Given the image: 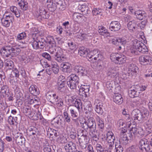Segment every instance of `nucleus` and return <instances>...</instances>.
Wrapping results in <instances>:
<instances>
[{
	"mask_svg": "<svg viewBox=\"0 0 152 152\" xmlns=\"http://www.w3.org/2000/svg\"><path fill=\"white\" fill-rule=\"evenodd\" d=\"M9 43L12 46L9 45L2 47L1 50V53L3 56L11 58L17 55L20 50L19 48L15 47L16 43L13 41H10Z\"/></svg>",
	"mask_w": 152,
	"mask_h": 152,
	"instance_id": "nucleus-1",
	"label": "nucleus"
},
{
	"mask_svg": "<svg viewBox=\"0 0 152 152\" xmlns=\"http://www.w3.org/2000/svg\"><path fill=\"white\" fill-rule=\"evenodd\" d=\"M146 46L142 42L137 41L136 44L133 45L130 49L131 52L135 55H139L140 53H145L148 52Z\"/></svg>",
	"mask_w": 152,
	"mask_h": 152,
	"instance_id": "nucleus-2",
	"label": "nucleus"
},
{
	"mask_svg": "<svg viewBox=\"0 0 152 152\" xmlns=\"http://www.w3.org/2000/svg\"><path fill=\"white\" fill-rule=\"evenodd\" d=\"M60 50L61 48L56 46L55 45L54 46L51 45L49 49V52L51 54L54 55L55 59L59 62H62L65 59L61 52L60 51Z\"/></svg>",
	"mask_w": 152,
	"mask_h": 152,
	"instance_id": "nucleus-3",
	"label": "nucleus"
},
{
	"mask_svg": "<svg viewBox=\"0 0 152 152\" xmlns=\"http://www.w3.org/2000/svg\"><path fill=\"white\" fill-rule=\"evenodd\" d=\"M67 84L71 89H75L79 83V79L76 75L72 74L68 77Z\"/></svg>",
	"mask_w": 152,
	"mask_h": 152,
	"instance_id": "nucleus-4",
	"label": "nucleus"
},
{
	"mask_svg": "<svg viewBox=\"0 0 152 152\" xmlns=\"http://www.w3.org/2000/svg\"><path fill=\"white\" fill-rule=\"evenodd\" d=\"M140 64L143 65L152 64V58L148 56L143 55L139 58Z\"/></svg>",
	"mask_w": 152,
	"mask_h": 152,
	"instance_id": "nucleus-5",
	"label": "nucleus"
},
{
	"mask_svg": "<svg viewBox=\"0 0 152 152\" xmlns=\"http://www.w3.org/2000/svg\"><path fill=\"white\" fill-rule=\"evenodd\" d=\"M66 152H75L77 151L76 144L72 142H69L64 146Z\"/></svg>",
	"mask_w": 152,
	"mask_h": 152,
	"instance_id": "nucleus-6",
	"label": "nucleus"
},
{
	"mask_svg": "<svg viewBox=\"0 0 152 152\" xmlns=\"http://www.w3.org/2000/svg\"><path fill=\"white\" fill-rule=\"evenodd\" d=\"M131 118L136 121H141L142 120L141 113L138 109L134 110L131 113Z\"/></svg>",
	"mask_w": 152,
	"mask_h": 152,
	"instance_id": "nucleus-7",
	"label": "nucleus"
},
{
	"mask_svg": "<svg viewBox=\"0 0 152 152\" xmlns=\"http://www.w3.org/2000/svg\"><path fill=\"white\" fill-rule=\"evenodd\" d=\"M126 130L125 129H121V131L119 142L120 143H121L124 145H126L128 143L129 140L126 134Z\"/></svg>",
	"mask_w": 152,
	"mask_h": 152,
	"instance_id": "nucleus-8",
	"label": "nucleus"
},
{
	"mask_svg": "<svg viewBox=\"0 0 152 152\" xmlns=\"http://www.w3.org/2000/svg\"><path fill=\"white\" fill-rule=\"evenodd\" d=\"M99 101L98 99H96L95 101L94 104L95 105L96 104L95 110L97 113L100 115H102L103 113V106L102 103L99 102Z\"/></svg>",
	"mask_w": 152,
	"mask_h": 152,
	"instance_id": "nucleus-9",
	"label": "nucleus"
},
{
	"mask_svg": "<svg viewBox=\"0 0 152 152\" xmlns=\"http://www.w3.org/2000/svg\"><path fill=\"white\" fill-rule=\"evenodd\" d=\"M67 132L69 134L70 137L72 139H75L76 137L77 133L76 130L74 127L67 125L66 128Z\"/></svg>",
	"mask_w": 152,
	"mask_h": 152,
	"instance_id": "nucleus-10",
	"label": "nucleus"
},
{
	"mask_svg": "<svg viewBox=\"0 0 152 152\" xmlns=\"http://www.w3.org/2000/svg\"><path fill=\"white\" fill-rule=\"evenodd\" d=\"M121 27V24L118 21H114L110 24L109 28L111 31H116L120 29Z\"/></svg>",
	"mask_w": 152,
	"mask_h": 152,
	"instance_id": "nucleus-11",
	"label": "nucleus"
},
{
	"mask_svg": "<svg viewBox=\"0 0 152 152\" xmlns=\"http://www.w3.org/2000/svg\"><path fill=\"white\" fill-rule=\"evenodd\" d=\"M46 96L47 98L53 104L56 103L57 99L58 98V96L56 94L51 92H48Z\"/></svg>",
	"mask_w": 152,
	"mask_h": 152,
	"instance_id": "nucleus-12",
	"label": "nucleus"
},
{
	"mask_svg": "<svg viewBox=\"0 0 152 152\" xmlns=\"http://www.w3.org/2000/svg\"><path fill=\"white\" fill-rule=\"evenodd\" d=\"M20 115H18L17 116L14 118L11 116H10L8 118V122L12 126H16L20 121Z\"/></svg>",
	"mask_w": 152,
	"mask_h": 152,
	"instance_id": "nucleus-13",
	"label": "nucleus"
},
{
	"mask_svg": "<svg viewBox=\"0 0 152 152\" xmlns=\"http://www.w3.org/2000/svg\"><path fill=\"white\" fill-rule=\"evenodd\" d=\"M128 69V73L132 75H136L138 69L136 65L133 64H129Z\"/></svg>",
	"mask_w": 152,
	"mask_h": 152,
	"instance_id": "nucleus-14",
	"label": "nucleus"
},
{
	"mask_svg": "<svg viewBox=\"0 0 152 152\" xmlns=\"http://www.w3.org/2000/svg\"><path fill=\"white\" fill-rule=\"evenodd\" d=\"M74 70L76 72L82 76L86 75L87 74V71L85 68L81 66H75Z\"/></svg>",
	"mask_w": 152,
	"mask_h": 152,
	"instance_id": "nucleus-15",
	"label": "nucleus"
},
{
	"mask_svg": "<svg viewBox=\"0 0 152 152\" xmlns=\"http://www.w3.org/2000/svg\"><path fill=\"white\" fill-rule=\"evenodd\" d=\"M96 127L89 129V135L93 140L97 141L99 140V134L96 130Z\"/></svg>",
	"mask_w": 152,
	"mask_h": 152,
	"instance_id": "nucleus-16",
	"label": "nucleus"
},
{
	"mask_svg": "<svg viewBox=\"0 0 152 152\" xmlns=\"http://www.w3.org/2000/svg\"><path fill=\"white\" fill-rule=\"evenodd\" d=\"M134 14L136 18L137 19L141 20L144 19L146 16L145 12L141 10H139L135 11L134 12Z\"/></svg>",
	"mask_w": 152,
	"mask_h": 152,
	"instance_id": "nucleus-17",
	"label": "nucleus"
},
{
	"mask_svg": "<svg viewBox=\"0 0 152 152\" xmlns=\"http://www.w3.org/2000/svg\"><path fill=\"white\" fill-rule=\"evenodd\" d=\"M127 28L131 32H134L136 30L137 23L135 20H133L129 21L127 24Z\"/></svg>",
	"mask_w": 152,
	"mask_h": 152,
	"instance_id": "nucleus-18",
	"label": "nucleus"
},
{
	"mask_svg": "<svg viewBox=\"0 0 152 152\" xmlns=\"http://www.w3.org/2000/svg\"><path fill=\"white\" fill-rule=\"evenodd\" d=\"M137 135L138 134L140 135L144 134V132L143 129L140 127H137L132 128L130 130V133Z\"/></svg>",
	"mask_w": 152,
	"mask_h": 152,
	"instance_id": "nucleus-19",
	"label": "nucleus"
},
{
	"mask_svg": "<svg viewBox=\"0 0 152 152\" xmlns=\"http://www.w3.org/2000/svg\"><path fill=\"white\" fill-rule=\"evenodd\" d=\"M99 28L98 32L100 35L105 37L110 36V33L103 26H99Z\"/></svg>",
	"mask_w": 152,
	"mask_h": 152,
	"instance_id": "nucleus-20",
	"label": "nucleus"
},
{
	"mask_svg": "<svg viewBox=\"0 0 152 152\" xmlns=\"http://www.w3.org/2000/svg\"><path fill=\"white\" fill-rule=\"evenodd\" d=\"M117 75V72L112 68H109L107 72V76L109 78H114Z\"/></svg>",
	"mask_w": 152,
	"mask_h": 152,
	"instance_id": "nucleus-21",
	"label": "nucleus"
},
{
	"mask_svg": "<svg viewBox=\"0 0 152 152\" xmlns=\"http://www.w3.org/2000/svg\"><path fill=\"white\" fill-rule=\"evenodd\" d=\"M32 40L30 42V44L32 45L34 49H39V42H40V40H38L37 37H32Z\"/></svg>",
	"mask_w": 152,
	"mask_h": 152,
	"instance_id": "nucleus-22",
	"label": "nucleus"
},
{
	"mask_svg": "<svg viewBox=\"0 0 152 152\" xmlns=\"http://www.w3.org/2000/svg\"><path fill=\"white\" fill-rule=\"evenodd\" d=\"M140 92L137 91L135 86H134L133 88L131 87L130 90H129V95L130 97L133 98L138 95V94Z\"/></svg>",
	"mask_w": 152,
	"mask_h": 152,
	"instance_id": "nucleus-23",
	"label": "nucleus"
},
{
	"mask_svg": "<svg viewBox=\"0 0 152 152\" xmlns=\"http://www.w3.org/2000/svg\"><path fill=\"white\" fill-rule=\"evenodd\" d=\"M61 66L63 72L68 73L71 72V65L69 63L67 62L62 63Z\"/></svg>",
	"mask_w": 152,
	"mask_h": 152,
	"instance_id": "nucleus-24",
	"label": "nucleus"
},
{
	"mask_svg": "<svg viewBox=\"0 0 152 152\" xmlns=\"http://www.w3.org/2000/svg\"><path fill=\"white\" fill-rule=\"evenodd\" d=\"M17 3L21 9L26 10L28 8V3L24 0H17Z\"/></svg>",
	"mask_w": 152,
	"mask_h": 152,
	"instance_id": "nucleus-25",
	"label": "nucleus"
},
{
	"mask_svg": "<svg viewBox=\"0 0 152 152\" xmlns=\"http://www.w3.org/2000/svg\"><path fill=\"white\" fill-rule=\"evenodd\" d=\"M114 102L118 104H121L123 102V98L122 96L119 94H115L113 96Z\"/></svg>",
	"mask_w": 152,
	"mask_h": 152,
	"instance_id": "nucleus-26",
	"label": "nucleus"
},
{
	"mask_svg": "<svg viewBox=\"0 0 152 152\" xmlns=\"http://www.w3.org/2000/svg\"><path fill=\"white\" fill-rule=\"evenodd\" d=\"M39 15L44 19H48L49 17L48 14L45 11V9L42 7H40L39 9Z\"/></svg>",
	"mask_w": 152,
	"mask_h": 152,
	"instance_id": "nucleus-27",
	"label": "nucleus"
},
{
	"mask_svg": "<svg viewBox=\"0 0 152 152\" xmlns=\"http://www.w3.org/2000/svg\"><path fill=\"white\" fill-rule=\"evenodd\" d=\"M37 129L34 126H31L29 128L27 131V134L29 136L32 135H36V136L38 134Z\"/></svg>",
	"mask_w": 152,
	"mask_h": 152,
	"instance_id": "nucleus-28",
	"label": "nucleus"
},
{
	"mask_svg": "<svg viewBox=\"0 0 152 152\" xmlns=\"http://www.w3.org/2000/svg\"><path fill=\"white\" fill-rule=\"evenodd\" d=\"M29 90L30 93L34 95H37L39 93V89L36 86H31L29 88Z\"/></svg>",
	"mask_w": 152,
	"mask_h": 152,
	"instance_id": "nucleus-29",
	"label": "nucleus"
},
{
	"mask_svg": "<svg viewBox=\"0 0 152 152\" xmlns=\"http://www.w3.org/2000/svg\"><path fill=\"white\" fill-rule=\"evenodd\" d=\"M4 66L8 69H12L14 68V64L13 61L10 59H6L4 61Z\"/></svg>",
	"mask_w": 152,
	"mask_h": 152,
	"instance_id": "nucleus-30",
	"label": "nucleus"
},
{
	"mask_svg": "<svg viewBox=\"0 0 152 152\" xmlns=\"http://www.w3.org/2000/svg\"><path fill=\"white\" fill-rule=\"evenodd\" d=\"M87 122L89 129L96 127V122L93 118H90Z\"/></svg>",
	"mask_w": 152,
	"mask_h": 152,
	"instance_id": "nucleus-31",
	"label": "nucleus"
},
{
	"mask_svg": "<svg viewBox=\"0 0 152 152\" xmlns=\"http://www.w3.org/2000/svg\"><path fill=\"white\" fill-rule=\"evenodd\" d=\"M106 140L108 142H114L115 136L113 133L111 131L108 132L106 134Z\"/></svg>",
	"mask_w": 152,
	"mask_h": 152,
	"instance_id": "nucleus-32",
	"label": "nucleus"
},
{
	"mask_svg": "<svg viewBox=\"0 0 152 152\" xmlns=\"http://www.w3.org/2000/svg\"><path fill=\"white\" fill-rule=\"evenodd\" d=\"M10 11L13 13H14L16 17L19 18L20 16V10H18L17 7L15 6H12L10 7Z\"/></svg>",
	"mask_w": 152,
	"mask_h": 152,
	"instance_id": "nucleus-33",
	"label": "nucleus"
},
{
	"mask_svg": "<svg viewBox=\"0 0 152 152\" xmlns=\"http://www.w3.org/2000/svg\"><path fill=\"white\" fill-rule=\"evenodd\" d=\"M126 58L125 56L119 55L115 64H122L126 62Z\"/></svg>",
	"mask_w": 152,
	"mask_h": 152,
	"instance_id": "nucleus-34",
	"label": "nucleus"
},
{
	"mask_svg": "<svg viewBox=\"0 0 152 152\" xmlns=\"http://www.w3.org/2000/svg\"><path fill=\"white\" fill-rule=\"evenodd\" d=\"M89 91L88 90L79 89V94L80 96H81V98L84 99V98L87 97L89 95Z\"/></svg>",
	"mask_w": 152,
	"mask_h": 152,
	"instance_id": "nucleus-35",
	"label": "nucleus"
},
{
	"mask_svg": "<svg viewBox=\"0 0 152 152\" xmlns=\"http://www.w3.org/2000/svg\"><path fill=\"white\" fill-rule=\"evenodd\" d=\"M84 17L83 15L79 13L75 12L73 15V19L76 21H77L79 20H81Z\"/></svg>",
	"mask_w": 152,
	"mask_h": 152,
	"instance_id": "nucleus-36",
	"label": "nucleus"
},
{
	"mask_svg": "<svg viewBox=\"0 0 152 152\" xmlns=\"http://www.w3.org/2000/svg\"><path fill=\"white\" fill-rule=\"evenodd\" d=\"M103 58V56L97 51V53L94 56L92 57V61H94L93 63L95 62L96 60L99 61L102 60Z\"/></svg>",
	"mask_w": 152,
	"mask_h": 152,
	"instance_id": "nucleus-37",
	"label": "nucleus"
},
{
	"mask_svg": "<svg viewBox=\"0 0 152 152\" xmlns=\"http://www.w3.org/2000/svg\"><path fill=\"white\" fill-rule=\"evenodd\" d=\"M74 105L78 109L79 111L82 110V103L80 99H75V104Z\"/></svg>",
	"mask_w": 152,
	"mask_h": 152,
	"instance_id": "nucleus-38",
	"label": "nucleus"
},
{
	"mask_svg": "<svg viewBox=\"0 0 152 152\" xmlns=\"http://www.w3.org/2000/svg\"><path fill=\"white\" fill-rule=\"evenodd\" d=\"M83 106L85 110H87L89 112L91 111L92 105L90 102L87 101L85 102Z\"/></svg>",
	"mask_w": 152,
	"mask_h": 152,
	"instance_id": "nucleus-39",
	"label": "nucleus"
},
{
	"mask_svg": "<svg viewBox=\"0 0 152 152\" xmlns=\"http://www.w3.org/2000/svg\"><path fill=\"white\" fill-rule=\"evenodd\" d=\"M89 140V139L88 136H81L79 139V142L80 144L82 143L86 145L88 142Z\"/></svg>",
	"mask_w": 152,
	"mask_h": 152,
	"instance_id": "nucleus-40",
	"label": "nucleus"
},
{
	"mask_svg": "<svg viewBox=\"0 0 152 152\" xmlns=\"http://www.w3.org/2000/svg\"><path fill=\"white\" fill-rule=\"evenodd\" d=\"M78 54L81 56L85 57L88 54V52L84 47L80 48L79 50Z\"/></svg>",
	"mask_w": 152,
	"mask_h": 152,
	"instance_id": "nucleus-41",
	"label": "nucleus"
},
{
	"mask_svg": "<svg viewBox=\"0 0 152 152\" xmlns=\"http://www.w3.org/2000/svg\"><path fill=\"white\" fill-rule=\"evenodd\" d=\"M25 140L24 137L22 136L16 137V143L19 145H22L25 142Z\"/></svg>",
	"mask_w": 152,
	"mask_h": 152,
	"instance_id": "nucleus-42",
	"label": "nucleus"
},
{
	"mask_svg": "<svg viewBox=\"0 0 152 152\" xmlns=\"http://www.w3.org/2000/svg\"><path fill=\"white\" fill-rule=\"evenodd\" d=\"M51 64L52 70L55 74H56L58 73L59 70V67L58 66L57 63L54 62H52Z\"/></svg>",
	"mask_w": 152,
	"mask_h": 152,
	"instance_id": "nucleus-43",
	"label": "nucleus"
},
{
	"mask_svg": "<svg viewBox=\"0 0 152 152\" xmlns=\"http://www.w3.org/2000/svg\"><path fill=\"white\" fill-rule=\"evenodd\" d=\"M96 121L99 128L101 129H103L104 127V124L102 119L97 116L96 117Z\"/></svg>",
	"mask_w": 152,
	"mask_h": 152,
	"instance_id": "nucleus-44",
	"label": "nucleus"
},
{
	"mask_svg": "<svg viewBox=\"0 0 152 152\" xmlns=\"http://www.w3.org/2000/svg\"><path fill=\"white\" fill-rule=\"evenodd\" d=\"M97 50H94L90 52L89 54L87 56L89 58L88 60L91 62H93L94 61L92 60V57L95 55L97 53Z\"/></svg>",
	"mask_w": 152,
	"mask_h": 152,
	"instance_id": "nucleus-45",
	"label": "nucleus"
},
{
	"mask_svg": "<svg viewBox=\"0 0 152 152\" xmlns=\"http://www.w3.org/2000/svg\"><path fill=\"white\" fill-rule=\"evenodd\" d=\"M140 148L143 152H146L150 149L149 143L145 145H140Z\"/></svg>",
	"mask_w": 152,
	"mask_h": 152,
	"instance_id": "nucleus-46",
	"label": "nucleus"
},
{
	"mask_svg": "<svg viewBox=\"0 0 152 152\" xmlns=\"http://www.w3.org/2000/svg\"><path fill=\"white\" fill-rule=\"evenodd\" d=\"M134 98L133 102L136 103L137 105L142 104V99L140 97L137 96Z\"/></svg>",
	"mask_w": 152,
	"mask_h": 152,
	"instance_id": "nucleus-47",
	"label": "nucleus"
},
{
	"mask_svg": "<svg viewBox=\"0 0 152 152\" xmlns=\"http://www.w3.org/2000/svg\"><path fill=\"white\" fill-rule=\"evenodd\" d=\"M31 33L32 34V37H37L39 35V30L36 27L32 28L31 29Z\"/></svg>",
	"mask_w": 152,
	"mask_h": 152,
	"instance_id": "nucleus-48",
	"label": "nucleus"
},
{
	"mask_svg": "<svg viewBox=\"0 0 152 152\" xmlns=\"http://www.w3.org/2000/svg\"><path fill=\"white\" fill-rule=\"evenodd\" d=\"M13 18V16L11 15V14L9 13L7 14V13H5L3 15V19L6 20L8 21H10V22H12V19Z\"/></svg>",
	"mask_w": 152,
	"mask_h": 152,
	"instance_id": "nucleus-49",
	"label": "nucleus"
},
{
	"mask_svg": "<svg viewBox=\"0 0 152 152\" xmlns=\"http://www.w3.org/2000/svg\"><path fill=\"white\" fill-rule=\"evenodd\" d=\"M46 42H47L53 46H55V42L53 37H47Z\"/></svg>",
	"mask_w": 152,
	"mask_h": 152,
	"instance_id": "nucleus-50",
	"label": "nucleus"
},
{
	"mask_svg": "<svg viewBox=\"0 0 152 152\" xmlns=\"http://www.w3.org/2000/svg\"><path fill=\"white\" fill-rule=\"evenodd\" d=\"M47 134L48 135H49L50 137H54V136L55 137H56L58 135V133L56 130L53 129L51 132L50 131L48 132Z\"/></svg>",
	"mask_w": 152,
	"mask_h": 152,
	"instance_id": "nucleus-51",
	"label": "nucleus"
},
{
	"mask_svg": "<svg viewBox=\"0 0 152 152\" xmlns=\"http://www.w3.org/2000/svg\"><path fill=\"white\" fill-rule=\"evenodd\" d=\"M119 56V55L118 53H112L110 55V58L112 61L115 63Z\"/></svg>",
	"mask_w": 152,
	"mask_h": 152,
	"instance_id": "nucleus-52",
	"label": "nucleus"
},
{
	"mask_svg": "<svg viewBox=\"0 0 152 152\" xmlns=\"http://www.w3.org/2000/svg\"><path fill=\"white\" fill-rule=\"evenodd\" d=\"M81 40L91 39L92 37L91 34L88 33L86 34L82 33L81 34Z\"/></svg>",
	"mask_w": 152,
	"mask_h": 152,
	"instance_id": "nucleus-53",
	"label": "nucleus"
},
{
	"mask_svg": "<svg viewBox=\"0 0 152 152\" xmlns=\"http://www.w3.org/2000/svg\"><path fill=\"white\" fill-rule=\"evenodd\" d=\"M102 11L103 10H102L95 8L93 10L92 13L93 15H102Z\"/></svg>",
	"mask_w": 152,
	"mask_h": 152,
	"instance_id": "nucleus-54",
	"label": "nucleus"
},
{
	"mask_svg": "<svg viewBox=\"0 0 152 152\" xmlns=\"http://www.w3.org/2000/svg\"><path fill=\"white\" fill-rule=\"evenodd\" d=\"M120 144V143H115V148L116 152H122L123 151V148Z\"/></svg>",
	"mask_w": 152,
	"mask_h": 152,
	"instance_id": "nucleus-55",
	"label": "nucleus"
},
{
	"mask_svg": "<svg viewBox=\"0 0 152 152\" xmlns=\"http://www.w3.org/2000/svg\"><path fill=\"white\" fill-rule=\"evenodd\" d=\"M58 89L62 92L65 89V83H62L61 82H58Z\"/></svg>",
	"mask_w": 152,
	"mask_h": 152,
	"instance_id": "nucleus-56",
	"label": "nucleus"
},
{
	"mask_svg": "<svg viewBox=\"0 0 152 152\" xmlns=\"http://www.w3.org/2000/svg\"><path fill=\"white\" fill-rule=\"evenodd\" d=\"M64 118L65 121L69 123L70 122L71 119L70 117L69 116L68 113L66 112H65L63 113Z\"/></svg>",
	"mask_w": 152,
	"mask_h": 152,
	"instance_id": "nucleus-57",
	"label": "nucleus"
},
{
	"mask_svg": "<svg viewBox=\"0 0 152 152\" xmlns=\"http://www.w3.org/2000/svg\"><path fill=\"white\" fill-rule=\"evenodd\" d=\"M126 43V40L124 38H120L118 37V45H121V44L122 45L124 46Z\"/></svg>",
	"mask_w": 152,
	"mask_h": 152,
	"instance_id": "nucleus-58",
	"label": "nucleus"
},
{
	"mask_svg": "<svg viewBox=\"0 0 152 152\" xmlns=\"http://www.w3.org/2000/svg\"><path fill=\"white\" fill-rule=\"evenodd\" d=\"M26 37V34L25 32H22L18 34L17 36L18 40H22L24 39Z\"/></svg>",
	"mask_w": 152,
	"mask_h": 152,
	"instance_id": "nucleus-59",
	"label": "nucleus"
},
{
	"mask_svg": "<svg viewBox=\"0 0 152 152\" xmlns=\"http://www.w3.org/2000/svg\"><path fill=\"white\" fill-rule=\"evenodd\" d=\"M1 22L3 25L6 27H8L10 26V22L6 20L2 19L1 20Z\"/></svg>",
	"mask_w": 152,
	"mask_h": 152,
	"instance_id": "nucleus-60",
	"label": "nucleus"
},
{
	"mask_svg": "<svg viewBox=\"0 0 152 152\" xmlns=\"http://www.w3.org/2000/svg\"><path fill=\"white\" fill-rule=\"evenodd\" d=\"M69 49L70 50H72L75 49L76 48V45L72 42H69L68 44Z\"/></svg>",
	"mask_w": 152,
	"mask_h": 152,
	"instance_id": "nucleus-61",
	"label": "nucleus"
},
{
	"mask_svg": "<svg viewBox=\"0 0 152 152\" xmlns=\"http://www.w3.org/2000/svg\"><path fill=\"white\" fill-rule=\"evenodd\" d=\"M135 87L138 92H139V91H144L146 88V86L142 85H136Z\"/></svg>",
	"mask_w": 152,
	"mask_h": 152,
	"instance_id": "nucleus-62",
	"label": "nucleus"
},
{
	"mask_svg": "<svg viewBox=\"0 0 152 152\" xmlns=\"http://www.w3.org/2000/svg\"><path fill=\"white\" fill-rule=\"evenodd\" d=\"M102 60L98 61V63L97 65V68L99 70L102 69L104 66L103 62Z\"/></svg>",
	"mask_w": 152,
	"mask_h": 152,
	"instance_id": "nucleus-63",
	"label": "nucleus"
},
{
	"mask_svg": "<svg viewBox=\"0 0 152 152\" xmlns=\"http://www.w3.org/2000/svg\"><path fill=\"white\" fill-rule=\"evenodd\" d=\"M127 152H136L137 149L136 146L134 145H132L127 149Z\"/></svg>",
	"mask_w": 152,
	"mask_h": 152,
	"instance_id": "nucleus-64",
	"label": "nucleus"
}]
</instances>
